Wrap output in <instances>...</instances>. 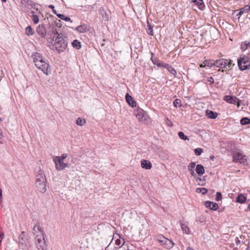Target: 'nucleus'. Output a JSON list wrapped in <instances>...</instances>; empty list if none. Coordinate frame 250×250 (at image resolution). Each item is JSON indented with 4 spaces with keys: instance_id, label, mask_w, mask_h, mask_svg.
<instances>
[{
    "instance_id": "4be33fe9",
    "label": "nucleus",
    "mask_w": 250,
    "mask_h": 250,
    "mask_svg": "<svg viewBox=\"0 0 250 250\" xmlns=\"http://www.w3.org/2000/svg\"><path fill=\"white\" fill-rule=\"evenodd\" d=\"M215 61L213 60H205L203 62L204 66L211 67L215 66Z\"/></svg>"
},
{
    "instance_id": "bb28decb",
    "label": "nucleus",
    "mask_w": 250,
    "mask_h": 250,
    "mask_svg": "<svg viewBox=\"0 0 250 250\" xmlns=\"http://www.w3.org/2000/svg\"><path fill=\"white\" fill-rule=\"evenodd\" d=\"M181 227L184 233L186 234L189 233V229L186 224L184 223H181Z\"/></svg>"
},
{
    "instance_id": "09e8293b",
    "label": "nucleus",
    "mask_w": 250,
    "mask_h": 250,
    "mask_svg": "<svg viewBox=\"0 0 250 250\" xmlns=\"http://www.w3.org/2000/svg\"><path fill=\"white\" fill-rule=\"evenodd\" d=\"M166 124L169 126H172L173 125L172 122L168 119H167Z\"/></svg>"
},
{
    "instance_id": "c03bdc74",
    "label": "nucleus",
    "mask_w": 250,
    "mask_h": 250,
    "mask_svg": "<svg viewBox=\"0 0 250 250\" xmlns=\"http://www.w3.org/2000/svg\"><path fill=\"white\" fill-rule=\"evenodd\" d=\"M234 65L232 63V61L230 60H228V64H227V68L231 69L232 67Z\"/></svg>"
},
{
    "instance_id": "393cba45",
    "label": "nucleus",
    "mask_w": 250,
    "mask_h": 250,
    "mask_svg": "<svg viewBox=\"0 0 250 250\" xmlns=\"http://www.w3.org/2000/svg\"><path fill=\"white\" fill-rule=\"evenodd\" d=\"M246 200V197L242 194L238 195L236 201L240 203H244Z\"/></svg>"
},
{
    "instance_id": "423d86ee",
    "label": "nucleus",
    "mask_w": 250,
    "mask_h": 250,
    "mask_svg": "<svg viewBox=\"0 0 250 250\" xmlns=\"http://www.w3.org/2000/svg\"><path fill=\"white\" fill-rule=\"evenodd\" d=\"M238 65L241 70H245L249 69L250 67V62L248 57L244 56L238 60Z\"/></svg>"
},
{
    "instance_id": "f704fd0d",
    "label": "nucleus",
    "mask_w": 250,
    "mask_h": 250,
    "mask_svg": "<svg viewBox=\"0 0 250 250\" xmlns=\"http://www.w3.org/2000/svg\"><path fill=\"white\" fill-rule=\"evenodd\" d=\"M195 162H191L189 164V165L188 166V170L189 171V172L194 171V168L195 167Z\"/></svg>"
},
{
    "instance_id": "6e6552de",
    "label": "nucleus",
    "mask_w": 250,
    "mask_h": 250,
    "mask_svg": "<svg viewBox=\"0 0 250 250\" xmlns=\"http://www.w3.org/2000/svg\"><path fill=\"white\" fill-rule=\"evenodd\" d=\"M53 161L55 164V168L58 171L62 170L68 167V164L63 163L62 160L53 159Z\"/></svg>"
},
{
    "instance_id": "5fc2aeb1",
    "label": "nucleus",
    "mask_w": 250,
    "mask_h": 250,
    "mask_svg": "<svg viewBox=\"0 0 250 250\" xmlns=\"http://www.w3.org/2000/svg\"><path fill=\"white\" fill-rule=\"evenodd\" d=\"M2 189L0 188V199L1 201L2 200Z\"/></svg>"
},
{
    "instance_id": "0eeeda50",
    "label": "nucleus",
    "mask_w": 250,
    "mask_h": 250,
    "mask_svg": "<svg viewBox=\"0 0 250 250\" xmlns=\"http://www.w3.org/2000/svg\"><path fill=\"white\" fill-rule=\"evenodd\" d=\"M134 115L140 122L147 121L148 115L146 112L140 108H136L134 112Z\"/></svg>"
},
{
    "instance_id": "4d7b16f0",
    "label": "nucleus",
    "mask_w": 250,
    "mask_h": 250,
    "mask_svg": "<svg viewBox=\"0 0 250 250\" xmlns=\"http://www.w3.org/2000/svg\"><path fill=\"white\" fill-rule=\"evenodd\" d=\"M200 67H204V64H203H203H201L200 65Z\"/></svg>"
},
{
    "instance_id": "c756f323",
    "label": "nucleus",
    "mask_w": 250,
    "mask_h": 250,
    "mask_svg": "<svg viewBox=\"0 0 250 250\" xmlns=\"http://www.w3.org/2000/svg\"><path fill=\"white\" fill-rule=\"evenodd\" d=\"M76 123L78 125L82 126L85 124V121L81 118H78L76 120Z\"/></svg>"
},
{
    "instance_id": "f03ea898",
    "label": "nucleus",
    "mask_w": 250,
    "mask_h": 250,
    "mask_svg": "<svg viewBox=\"0 0 250 250\" xmlns=\"http://www.w3.org/2000/svg\"><path fill=\"white\" fill-rule=\"evenodd\" d=\"M34 60V62L36 67L41 70L42 72L46 75H48V71H50L49 65L47 61L39 53L36 52L32 55Z\"/></svg>"
},
{
    "instance_id": "412c9836",
    "label": "nucleus",
    "mask_w": 250,
    "mask_h": 250,
    "mask_svg": "<svg viewBox=\"0 0 250 250\" xmlns=\"http://www.w3.org/2000/svg\"><path fill=\"white\" fill-rule=\"evenodd\" d=\"M152 57L151 58V60L153 63L154 64L159 66V67H164L163 64H165V63L160 62L157 59H153V53H151Z\"/></svg>"
},
{
    "instance_id": "72a5a7b5",
    "label": "nucleus",
    "mask_w": 250,
    "mask_h": 250,
    "mask_svg": "<svg viewBox=\"0 0 250 250\" xmlns=\"http://www.w3.org/2000/svg\"><path fill=\"white\" fill-rule=\"evenodd\" d=\"M148 28L146 29V32L150 36L153 35V30L149 23L148 22Z\"/></svg>"
},
{
    "instance_id": "a19ab883",
    "label": "nucleus",
    "mask_w": 250,
    "mask_h": 250,
    "mask_svg": "<svg viewBox=\"0 0 250 250\" xmlns=\"http://www.w3.org/2000/svg\"><path fill=\"white\" fill-rule=\"evenodd\" d=\"M244 12H246V10H244V7L241 8L240 10H239V12H238V13L236 15L238 17V19L240 18V17L244 13Z\"/></svg>"
},
{
    "instance_id": "37998d69",
    "label": "nucleus",
    "mask_w": 250,
    "mask_h": 250,
    "mask_svg": "<svg viewBox=\"0 0 250 250\" xmlns=\"http://www.w3.org/2000/svg\"><path fill=\"white\" fill-rule=\"evenodd\" d=\"M207 83L208 84H212L214 83V79L212 77H209L207 79Z\"/></svg>"
},
{
    "instance_id": "49530a36",
    "label": "nucleus",
    "mask_w": 250,
    "mask_h": 250,
    "mask_svg": "<svg viewBox=\"0 0 250 250\" xmlns=\"http://www.w3.org/2000/svg\"><path fill=\"white\" fill-rule=\"evenodd\" d=\"M248 46H250V45H248V43H243L241 44V48L243 50H245Z\"/></svg>"
},
{
    "instance_id": "20e7f679",
    "label": "nucleus",
    "mask_w": 250,
    "mask_h": 250,
    "mask_svg": "<svg viewBox=\"0 0 250 250\" xmlns=\"http://www.w3.org/2000/svg\"><path fill=\"white\" fill-rule=\"evenodd\" d=\"M37 236L35 237L36 247L38 250H46L47 244L44 239L43 232L39 231Z\"/></svg>"
},
{
    "instance_id": "dca6fc26",
    "label": "nucleus",
    "mask_w": 250,
    "mask_h": 250,
    "mask_svg": "<svg viewBox=\"0 0 250 250\" xmlns=\"http://www.w3.org/2000/svg\"><path fill=\"white\" fill-rule=\"evenodd\" d=\"M19 242L21 245H26L27 242V237L24 231L21 232L19 236Z\"/></svg>"
},
{
    "instance_id": "3c124183",
    "label": "nucleus",
    "mask_w": 250,
    "mask_h": 250,
    "mask_svg": "<svg viewBox=\"0 0 250 250\" xmlns=\"http://www.w3.org/2000/svg\"><path fill=\"white\" fill-rule=\"evenodd\" d=\"M4 236V234L3 233H1L0 234V245H1L2 239H3Z\"/></svg>"
},
{
    "instance_id": "4c0bfd02",
    "label": "nucleus",
    "mask_w": 250,
    "mask_h": 250,
    "mask_svg": "<svg viewBox=\"0 0 250 250\" xmlns=\"http://www.w3.org/2000/svg\"><path fill=\"white\" fill-rule=\"evenodd\" d=\"M32 20L35 24H37L39 21V18L36 15H32L31 17Z\"/></svg>"
},
{
    "instance_id": "f257e3e1",
    "label": "nucleus",
    "mask_w": 250,
    "mask_h": 250,
    "mask_svg": "<svg viewBox=\"0 0 250 250\" xmlns=\"http://www.w3.org/2000/svg\"><path fill=\"white\" fill-rule=\"evenodd\" d=\"M52 35L47 39L48 43H51L55 49L59 53L63 52L67 46V39L63 35L59 34L57 29H52Z\"/></svg>"
},
{
    "instance_id": "a878e982",
    "label": "nucleus",
    "mask_w": 250,
    "mask_h": 250,
    "mask_svg": "<svg viewBox=\"0 0 250 250\" xmlns=\"http://www.w3.org/2000/svg\"><path fill=\"white\" fill-rule=\"evenodd\" d=\"M156 239L163 245L164 242L167 241V239L163 235H158L156 237Z\"/></svg>"
},
{
    "instance_id": "79ce46f5",
    "label": "nucleus",
    "mask_w": 250,
    "mask_h": 250,
    "mask_svg": "<svg viewBox=\"0 0 250 250\" xmlns=\"http://www.w3.org/2000/svg\"><path fill=\"white\" fill-rule=\"evenodd\" d=\"M222 194L220 192H217L216 193V200L217 201H219L221 200H222Z\"/></svg>"
},
{
    "instance_id": "de8ad7c7",
    "label": "nucleus",
    "mask_w": 250,
    "mask_h": 250,
    "mask_svg": "<svg viewBox=\"0 0 250 250\" xmlns=\"http://www.w3.org/2000/svg\"><path fill=\"white\" fill-rule=\"evenodd\" d=\"M180 100L179 99H176L173 103L174 105L177 107V105L180 104Z\"/></svg>"
},
{
    "instance_id": "13d9d810",
    "label": "nucleus",
    "mask_w": 250,
    "mask_h": 250,
    "mask_svg": "<svg viewBox=\"0 0 250 250\" xmlns=\"http://www.w3.org/2000/svg\"><path fill=\"white\" fill-rule=\"evenodd\" d=\"M202 218H203V221H202V219H200V222H202L203 221H204V217H203Z\"/></svg>"
},
{
    "instance_id": "5701e85b",
    "label": "nucleus",
    "mask_w": 250,
    "mask_h": 250,
    "mask_svg": "<svg viewBox=\"0 0 250 250\" xmlns=\"http://www.w3.org/2000/svg\"><path fill=\"white\" fill-rule=\"evenodd\" d=\"M33 233L35 236H37V235L39 234V231H43L42 230L40 225L39 224H36L33 228Z\"/></svg>"
},
{
    "instance_id": "2f4dec72",
    "label": "nucleus",
    "mask_w": 250,
    "mask_h": 250,
    "mask_svg": "<svg viewBox=\"0 0 250 250\" xmlns=\"http://www.w3.org/2000/svg\"><path fill=\"white\" fill-rule=\"evenodd\" d=\"M240 123L242 125L250 124V119L247 117L243 118L241 120Z\"/></svg>"
},
{
    "instance_id": "aec40b11",
    "label": "nucleus",
    "mask_w": 250,
    "mask_h": 250,
    "mask_svg": "<svg viewBox=\"0 0 250 250\" xmlns=\"http://www.w3.org/2000/svg\"><path fill=\"white\" fill-rule=\"evenodd\" d=\"M174 243L168 239L167 241H165L163 244V246H164L167 249H171L174 246Z\"/></svg>"
},
{
    "instance_id": "2eb2a0df",
    "label": "nucleus",
    "mask_w": 250,
    "mask_h": 250,
    "mask_svg": "<svg viewBox=\"0 0 250 250\" xmlns=\"http://www.w3.org/2000/svg\"><path fill=\"white\" fill-rule=\"evenodd\" d=\"M141 164V167L146 169H150L152 167V165L148 160H142Z\"/></svg>"
},
{
    "instance_id": "c9c22d12",
    "label": "nucleus",
    "mask_w": 250,
    "mask_h": 250,
    "mask_svg": "<svg viewBox=\"0 0 250 250\" xmlns=\"http://www.w3.org/2000/svg\"><path fill=\"white\" fill-rule=\"evenodd\" d=\"M196 191L198 193H202V194H205L207 193L208 189L204 188H197Z\"/></svg>"
},
{
    "instance_id": "a211bd4d",
    "label": "nucleus",
    "mask_w": 250,
    "mask_h": 250,
    "mask_svg": "<svg viewBox=\"0 0 250 250\" xmlns=\"http://www.w3.org/2000/svg\"><path fill=\"white\" fill-rule=\"evenodd\" d=\"M206 116H207L210 119H215L217 117V113L209 110H207L206 113Z\"/></svg>"
},
{
    "instance_id": "864d4df0",
    "label": "nucleus",
    "mask_w": 250,
    "mask_h": 250,
    "mask_svg": "<svg viewBox=\"0 0 250 250\" xmlns=\"http://www.w3.org/2000/svg\"><path fill=\"white\" fill-rule=\"evenodd\" d=\"M190 173L191 175V176L194 178L196 177L197 175L195 173L194 170L193 171L190 172Z\"/></svg>"
},
{
    "instance_id": "473e14b6",
    "label": "nucleus",
    "mask_w": 250,
    "mask_h": 250,
    "mask_svg": "<svg viewBox=\"0 0 250 250\" xmlns=\"http://www.w3.org/2000/svg\"><path fill=\"white\" fill-rule=\"evenodd\" d=\"M178 136L179 138L183 140H188V136L185 135L184 133L182 131H180L178 132Z\"/></svg>"
},
{
    "instance_id": "052dcab7",
    "label": "nucleus",
    "mask_w": 250,
    "mask_h": 250,
    "mask_svg": "<svg viewBox=\"0 0 250 250\" xmlns=\"http://www.w3.org/2000/svg\"><path fill=\"white\" fill-rule=\"evenodd\" d=\"M248 208L250 210V204L248 205Z\"/></svg>"
},
{
    "instance_id": "39448f33",
    "label": "nucleus",
    "mask_w": 250,
    "mask_h": 250,
    "mask_svg": "<svg viewBox=\"0 0 250 250\" xmlns=\"http://www.w3.org/2000/svg\"><path fill=\"white\" fill-rule=\"evenodd\" d=\"M232 157L233 161L235 163H240L244 165L247 164V156L238 151H234L233 153Z\"/></svg>"
},
{
    "instance_id": "7c9ffc66",
    "label": "nucleus",
    "mask_w": 250,
    "mask_h": 250,
    "mask_svg": "<svg viewBox=\"0 0 250 250\" xmlns=\"http://www.w3.org/2000/svg\"><path fill=\"white\" fill-rule=\"evenodd\" d=\"M57 16L58 17H59L61 19L64 20L65 21H71V22L72 21H71V19H70V18H69L68 17H65L64 15L58 14H57Z\"/></svg>"
},
{
    "instance_id": "e433bc0d",
    "label": "nucleus",
    "mask_w": 250,
    "mask_h": 250,
    "mask_svg": "<svg viewBox=\"0 0 250 250\" xmlns=\"http://www.w3.org/2000/svg\"><path fill=\"white\" fill-rule=\"evenodd\" d=\"M118 247H115L114 244L110 243L106 248L105 250H117Z\"/></svg>"
},
{
    "instance_id": "9b49d317",
    "label": "nucleus",
    "mask_w": 250,
    "mask_h": 250,
    "mask_svg": "<svg viewBox=\"0 0 250 250\" xmlns=\"http://www.w3.org/2000/svg\"><path fill=\"white\" fill-rule=\"evenodd\" d=\"M224 100L227 102L232 104H235V103L237 102L238 106H239L240 105L239 100L236 97L231 96H226L224 97Z\"/></svg>"
},
{
    "instance_id": "f8f14e48",
    "label": "nucleus",
    "mask_w": 250,
    "mask_h": 250,
    "mask_svg": "<svg viewBox=\"0 0 250 250\" xmlns=\"http://www.w3.org/2000/svg\"><path fill=\"white\" fill-rule=\"evenodd\" d=\"M37 32L41 37L44 38L46 35V31L44 25H39L37 27Z\"/></svg>"
},
{
    "instance_id": "a18cd8bd",
    "label": "nucleus",
    "mask_w": 250,
    "mask_h": 250,
    "mask_svg": "<svg viewBox=\"0 0 250 250\" xmlns=\"http://www.w3.org/2000/svg\"><path fill=\"white\" fill-rule=\"evenodd\" d=\"M125 242H124L123 245L122 246H120L121 244V240L119 239H117L116 241H115V244L117 245V246H119V248H121L123 245H124Z\"/></svg>"
},
{
    "instance_id": "8fccbe9b",
    "label": "nucleus",
    "mask_w": 250,
    "mask_h": 250,
    "mask_svg": "<svg viewBox=\"0 0 250 250\" xmlns=\"http://www.w3.org/2000/svg\"><path fill=\"white\" fill-rule=\"evenodd\" d=\"M49 7L50 8H51V9H52V11H53V13H54V14H56V15H57V14H58L57 13V11H56V10L54 9V8H55V7H54V6L53 5H51H51H49Z\"/></svg>"
},
{
    "instance_id": "58836bf2",
    "label": "nucleus",
    "mask_w": 250,
    "mask_h": 250,
    "mask_svg": "<svg viewBox=\"0 0 250 250\" xmlns=\"http://www.w3.org/2000/svg\"><path fill=\"white\" fill-rule=\"evenodd\" d=\"M67 157L66 154H62L61 156H56L55 158H54V159L56 160H60L63 161L64 159H65Z\"/></svg>"
},
{
    "instance_id": "4468645a",
    "label": "nucleus",
    "mask_w": 250,
    "mask_h": 250,
    "mask_svg": "<svg viewBox=\"0 0 250 250\" xmlns=\"http://www.w3.org/2000/svg\"><path fill=\"white\" fill-rule=\"evenodd\" d=\"M205 205L207 208L213 210H217L218 208V205L217 203L211 201H207Z\"/></svg>"
},
{
    "instance_id": "ddd939ff",
    "label": "nucleus",
    "mask_w": 250,
    "mask_h": 250,
    "mask_svg": "<svg viewBox=\"0 0 250 250\" xmlns=\"http://www.w3.org/2000/svg\"><path fill=\"white\" fill-rule=\"evenodd\" d=\"M125 100L127 103L128 104L130 105L131 107L136 106V102L134 100L133 98L128 93H127L125 95Z\"/></svg>"
},
{
    "instance_id": "bf43d9fd",
    "label": "nucleus",
    "mask_w": 250,
    "mask_h": 250,
    "mask_svg": "<svg viewBox=\"0 0 250 250\" xmlns=\"http://www.w3.org/2000/svg\"><path fill=\"white\" fill-rule=\"evenodd\" d=\"M202 218H203V221H202V219H200V222H202L203 221H204V217H203Z\"/></svg>"
},
{
    "instance_id": "603ef678",
    "label": "nucleus",
    "mask_w": 250,
    "mask_h": 250,
    "mask_svg": "<svg viewBox=\"0 0 250 250\" xmlns=\"http://www.w3.org/2000/svg\"><path fill=\"white\" fill-rule=\"evenodd\" d=\"M244 10H246V12H249V11H250V5L245 6Z\"/></svg>"
},
{
    "instance_id": "e2e57ef3",
    "label": "nucleus",
    "mask_w": 250,
    "mask_h": 250,
    "mask_svg": "<svg viewBox=\"0 0 250 250\" xmlns=\"http://www.w3.org/2000/svg\"><path fill=\"white\" fill-rule=\"evenodd\" d=\"M248 45L250 46V42L248 43Z\"/></svg>"
},
{
    "instance_id": "9d476101",
    "label": "nucleus",
    "mask_w": 250,
    "mask_h": 250,
    "mask_svg": "<svg viewBox=\"0 0 250 250\" xmlns=\"http://www.w3.org/2000/svg\"><path fill=\"white\" fill-rule=\"evenodd\" d=\"M75 30L81 33H84L88 32L90 30V27L89 25L83 24V25L77 26Z\"/></svg>"
},
{
    "instance_id": "cd10ccee",
    "label": "nucleus",
    "mask_w": 250,
    "mask_h": 250,
    "mask_svg": "<svg viewBox=\"0 0 250 250\" xmlns=\"http://www.w3.org/2000/svg\"><path fill=\"white\" fill-rule=\"evenodd\" d=\"M26 34L28 36H31L34 34V31L31 26H27L25 29Z\"/></svg>"
},
{
    "instance_id": "c85d7f7f",
    "label": "nucleus",
    "mask_w": 250,
    "mask_h": 250,
    "mask_svg": "<svg viewBox=\"0 0 250 250\" xmlns=\"http://www.w3.org/2000/svg\"><path fill=\"white\" fill-rule=\"evenodd\" d=\"M193 2L198 5L200 9H202L205 6L203 0H193Z\"/></svg>"
},
{
    "instance_id": "b1692460",
    "label": "nucleus",
    "mask_w": 250,
    "mask_h": 250,
    "mask_svg": "<svg viewBox=\"0 0 250 250\" xmlns=\"http://www.w3.org/2000/svg\"><path fill=\"white\" fill-rule=\"evenodd\" d=\"M72 45L73 47L76 48L77 49H80L81 48V42L77 40H75L72 42Z\"/></svg>"
},
{
    "instance_id": "f3484780",
    "label": "nucleus",
    "mask_w": 250,
    "mask_h": 250,
    "mask_svg": "<svg viewBox=\"0 0 250 250\" xmlns=\"http://www.w3.org/2000/svg\"><path fill=\"white\" fill-rule=\"evenodd\" d=\"M195 171L197 174L201 175L204 173L205 169L204 167L202 165L198 164L196 166Z\"/></svg>"
},
{
    "instance_id": "6e6d98bb",
    "label": "nucleus",
    "mask_w": 250,
    "mask_h": 250,
    "mask_svg": "<svg viewBox=\"0 0 250 250\" xmlns=\"http://www.w3.org/2000/svg\"><path fill=\"white\" fill-rule=\"evenodd\" d=\"M197 181H202V179L201 178H198V179H197ZM204 180H202V181H204Z\"/></svg>"
},
{
    "instance_id": "6ab92c4d",
    "label": "nucleus",
    "mask_w": 250,
    "mask_h": 250,
    "mask_svg": "<svg viewBox=\"0 0 250 250\" xmlns=\"http://www.w3.org/2000/svg\"><path fill=\"white\" fill-rule=\"evenodd\" d=\"M164 67L167 68L168 71L173 75L175 76L176 75V70L170 65L167 63L163 64Z\"/></svg>"
},
{
    "instance_id": "1a4fd4ad",
    "label": "nucleus",
    "mask_w": 250,
    "mask_h": 250,
    "mask_svg": "<svg viewBox=\"0 0 250 250\" xmlns=\"http://www.w3.org/2000/svg\"><path fill=\"white\" fill-rule=\"evenodd\" d=\"M228 60L221 59L215 61V66L220 68H227Z\"/></svg>"
},
{
    "instance_id": "680f3d73",
    "label": "nucleus",
    "mask_w": 250,
    "mask_h": 250,
    "mask_svg": "<svg viewBox=\"0 0 250 250\" xmlns=\"http://www.w3.org/2000/svg\"><path fill=\"white\" fill-rule=\"evenodd\" d=\"M3 2H6L7 0H1Z\"/></svg>"
},
{
    "instance_id": "ea45409f",
    "label": "nucleus",
    "mask_w": 250,
    "mask_h": 250,
    "mask_svg": "<svg viewBox=\"0 0 250 250\" xmlns=\"http://www.w3.org/2000/svg\"><path fill=\"white\" fill-rule=\"evenodd\" d=\"M195 154L196 155H200L203 152V150L201 148H197L194 149V150Z\"/></svg>"
},
{
    "instance_id": "7ed1b4c3",
    "label": "nucleus",
    "mask_w": 250,
    "mask_h": 250,
    "mask_svg": "<svg viewBox=\"0 0 250 250\" xmlns=\"http://www.w3.org/2000/svg\"><path fill=\"white\" fill-rule=\"evenodd\" d=\"M46 181L44 174L40 167L36 175L35 187L41 193H44L46 191Z\"/></svg>"
}]
</instances>
